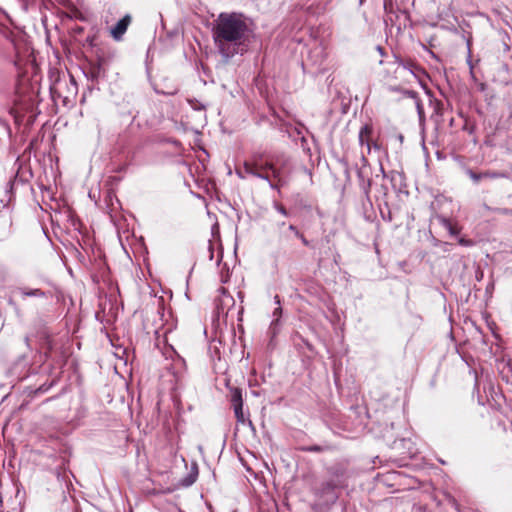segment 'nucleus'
<instances>
[{"label":"nucleus","instance_id":"a211bd4d","mask_svg":"<svg viewBox=\"0 0 512 512\" xmlns=\"http://www.w3.org/2000/svg\"><path fill=\"white\" fill-rule=\"evenodd\" d=\"M458 244L464 247H471L474 245V241L465 237H459Z\"/></svg>","mask_w":512,"mask_h":512},{"label":"nucleus","instance_id":"f03ea898","mask_svg":"<svg viewBox=\"0 0 512 512\" xmlns=\"http://www.w3.org/2000/svg\"><path fill=\"white\" fill-rule=\"evenodd\" d=\"M246 169L255 177L266 180L277 191L287 184L291 172L289 161L283 156L265 160L261 155H254L246 161Z\"/></svg>","mask_w":512,"mask_h":512},{"label":"nucleus","instance_id":"9b49d317","mask_svg":"<svg viewBox=\"0 0 512 512\" xmlns=\"http://www.w3.org/2000/svg\"><path fill=\"white\" fill-rule=\"evenodd\" d=\"M439 223L449 232L451 236L459 235L461 227L457 223H452L448 218L444 216L438 217Z\"/></svg>","mask_w":512,"mask_h":512},{"label":"nucleus","instance_id":"20e7f679","mask_svg":"<svg viewBox=\"0 0 512 512\" xmlns=\"http://www.w3.org/2000/svg\"><path fill=\"white\" fill-rule=\"evenodd\" d=\"M360 163L361 165L357 166V178L361 190L365 196L368 197L372 186L371 168L368 159L363 153L360 158Z\"/></svg>","mask_w":512,"mask_h":512},{"label":"nucleus","instance_id":"6ab92c4d","mask_svg":"<svg viewBox=\"0 0 512 512\" xmlns=\"http://www.w3.org/2000/svg\"><path fill=\"white\" fill-rule=\"evenodd\" d=\"M274 208H275L276 211H278L283 216H288V211L286 210V208L282 204H280L278 202H275L274 203Z\"/></svg>","mask_w":512,"mask_h":512},{"label":"nucleus","instance_id":"dca6fc26","mask_svg":"<svg viewBox=\"0 0 512 512\" xmlns=\"http://www.w3.org/2000/svg\"><path fill=\"white\" fill-rule=\"evenodd\" d=\"M197 469L195 471L190 472L184 479H182L181 483L183 486H191L193 483H195L197 479Z\"/></svg>","mask_w":512,"mask_h":512},{"label":"nucleus","instance_id":"bb28decb","mask_svg":"<svg viewBox=\"0 0 512 512\" xmlns=\"http://www.w3.org/2000/svg\"><path fill=\"white\" fill-rule=\"evenodd\" d=\"M441 106H442V104H441V103H439V102H437V103L435 104V108H434V110H435V112H436L437 114H440Z\"/></svg>","mask_w":512,"mask_h":512},{"label":"nucleus","instance_id":"f3484780","mask_svg":"<svg viewBox=\"0 0 512 512\" xmlns=\"http://www.w3.org/2000/svg\"><path fill=\"white\" fill-rule=\"evenodd\" d=\"M236 174L238 177H240L241 179H245L247 175H252L254 176V173L253 172H250L246 169V162H244L243 164V167L242 168H238L236 169Z\"/></svg>","mask_w":512,"mask_h":512},{"label":"nucleus","instance_id":"5701e85b","mask_svg":"<svg viewBox=\"0 0 512 512\" xmlns=\"http://www.w3.org/2000/svg\"><path fill=\"white\" fill-rule=\"evenodd\" d=\"M288 229L293 232L295 234V236L297 237L298 235H300V231L298 230V228L295 226V225H292L290 224Z\"/></svg>","mask_w":512,"mask_h":512},{"label":"nucleus","instance_id":"6e6552de","mask_svg":"<svg viewBox=\"0 0 512 512\" xmlns=\"http://www.w3.org/2000/svg\"><path fill=\"white\" fill-rule=\"evenodd\" d=\"M395 63L398 65V67H402L403 69L409 71L415 77H418L419 74L423 72L422 68L411 59L403 60L395 56Z\"/></svg>","mask_w":512,"mask_h":512},{"label":"nucleus","instance_id":"412c9836","mask_svg":"<svg viewBox=\"0 0 512 512\" xmlns=\"http://www.w3.org/2000/svg\"><path fill=\"white\" fill-rule=\"evenodd\" d=\"M416 108H417L419 118L422 119L424 117V109H423L420 99H417V101H416Z\"/></svg>","mask_w":512,"mask_h":512},{"label":"nucleus","instance_id":"0eeeda50","mask_svg":"<svg viewBox=\"0 0 512 512\" xmlns=\"http://www.w3.org/2000/svg\"><path fill=\"white\" fill-rule=\"evenodd\" d=\"M373 131L372 124L367 123L361 127L358 134V142L361 146H366L367 154L371 153Z\"/></svg>","mask_w":512,"mask_h":512},{"label":"nucleus","instance_id":"c756f323","mask_svg":"<svg viewBox=\"0 0 512 512\" xmlns=\"http://www.w3.org/2000/svg\"><path fill=\"white\" fill-rule=\"evenodd\" d=\"M380 171L383 174V176H385V171H384V168H383L382 164H380Z\"/></svg>","mask_w":512,"mask_h":512},{"label":"nucleus","instance_id":"4468645a","mask_svg":"<svg viewBox=\"0 0 512 512\" xmlns=\"http://www.w3.org/2000/svg\"><path fill=\"white\" fill-rule=\"evenodd\" d=\"M464 172L475 184L484 180L482 172H476L469 167H464Z\"/></svg>","mask_w":512,"mask_h":512},{"label":"nucleus","instance_id":"9d476101","mask_svg":"<svg viewBox=\"0 0 512 512\" xmlns=\"http://www.w3.org/2000/svg\"><path fill=\"white\" fill-rule=\"evenodd\" d=\"M339 487V484L334 480L324 481L320 484L318 488H315L314 493L316 496L322 498L328 494L334 492L336 488Z\"/></svg>","mask_w":512,"mask_h":512},{"label":"nucleus","instance_id":"a878e982","mask_svg":"<svg viewBox=\"0 0 512 512\" xmlns=\"http://www.w3.org/2000/svg\"><path fill=\"white\" fill-rule=\"evenodd\" d=\"M51 386H52V383H51L50 385H48V386H46V385H42V386H40V387L37 389V392L44 393V392L48 391V390H49V388H50Z\"/></svg>","mask_w":512,"mask_h":512},{"label":"nucleus","instance_id":"c85d7f7f","mask_svg":"<svg viewBox=\"0 0 512 512\" xmlns=\"http://www.w3.org/2000/svg\"><path fill=\"white\" fill-rule=\"evenodd\" d=\"M274 301H275V304H277L278 306H280V297L278 295H275L274 296Z\"/></svg>","mask_w":512,"mask_h":512},{"label":"nucleus","instance_id":"aec40b11","mask_svg":"<svg viewBox=\"0 0 512 512\" xmlns=\"http://www.w3.org/2000/svg\"><path fill=\"white\" fill-rule=\"evenodd\" d=\"M403 94L409 98L415 99L416 101H417V99H419L418 93L413 90H404Z\"/></svg>","mask_w":512,"mask_h":512},{"label":"nucleus","instance_id":"2eb2a0df","mask_svg":"<svg viewBox=\"0 0 512 512\" xmlns=\"http://www.w3.org/2000/svg\"><path fill=\"white\" fill-rule=\"evenodd\" d=\"M482 173H483L484 180H486V179L493 180V179H499V178L505 177V173L498 172V171L487 170V171H483Z\"/></svg>","mask_w":512,"mask_h":512},{"label":"nucleus","instance_id":"7c9ffc66","mask_svg":"<svg viewBox=\"0 0 512 512\" xmlns=\"http://www.w3.org/2000/svg\"><path fill=\"white\" fill-rule=\"evenodd\" d=\"M392 91H399V88L398 87H393L391 88Z\"/></svg>","mask_w":512,"mask_h":512},{"label":"nucleus","instance_id":"f257e3e1","mask_svg":"<svg viewBox=\"0 0 512 512\" xmlns=\"http://www.w3.org/2000/svg\"><path fill=\"white\" fill-rule=\"evenodd\" d=\"M247 18L242 13L223 12L214 21L212 34L219 53L231 58L244 50L251 36Z\"/></svg>","mask_w":512,"mask_h":512},{"label":"nucleus","instance_id":"39448f33","mask_svg":"<svg viewBox=\"0 0 512 512\" xmlns=\"http://www.w3.org/2000/svg\"><path fill=\"white\" fill-rule=\"evenodd\" d=\"M231 403L233 406L234 414L238 423L248 424L249 426H253L252 421L247 419L244 415L243 411V398H242V390L240 388L231 389Z\"/></svg>","mask_w":512,"mask_h":512},{"label":"nucleus","instance_id":"4be33fe9","mask_svg":"<svg viewBox=\"0 0 512 512\" xmlns=\"http://www.w3.org/2000/svg\"><path fill=\"white\" fill-rule=\"evenodd\" d=\"M100 70H101V65H100V64H98L97 68H94V69L92 70V72H91L92 77H93V78L98 77V75L100 74Z\"/></svg>","mask_w":512,"mask_h":512},{"label":"nucleus","instance_id":"7ed1b4c3","mask_svg":"<svg viewBox=\"0 0 512 512\" xmlns=\"http://www.w3.org/2000/svg\"><path fill=\"white\" fill-rule=\"evenodd\" d=\"M50 91L54 99H61L64 104H67L75 100L78 85L72 75L58 77L50 86Z\"/></svg>","mask_w":512,"mask_h":512},{"label":"nucleus","instance_id":"2f4dec72","mask_svg":"<svg viewBox=\"0 0 512 512\" xmlns=\"http://www.w3.org/2000/svg\"><path fill=\"white\" fill-rule=\"evenodd\" d=\"M8 303L11 305L13 304V300L12 299H9Z\"/></svg>","mask_w":512,"mask_h":512},{"label":"nucleus","instance_id":"1a4fd4ad","mask_svg":"<svg viewBox=\"0 0 512 512\" xmlns=\"http://www.w3.org/2000/svg\"><path fill=\"white\" fill-rule=\"evenodd\" d=\"M16 292L20 295L22 299L27 297H38V298H47L50 294L49 292H45L39 288H29V287H18Z\"/></svg>","mask_w":512,"mask_h":512},{"label":"nucleus","instance_id":"393cba45","mask_svg":"<svg viewBox=\"0 0 512 512\" xmlns=\"http://www.w3.org/2000/svg\"><path fill=\"white\" fill-rule=\"evenodd\" d=\"M301 242L305 245V246H309V241L306 239V237L300 232V235L297 236Z\"/></svg>","mask_w":512,"mask_h":512},{"label":"nucleus","instance_id":"f8f14e48","mask_svg":"<svg viewBox=\"0 0 512 512\" xmlns=\"http://www.w3.org/2000/svg\"><path fill=\"white\" fill-rule=\"evenodd\" d=\"M281 315H282V308L280 306H278L273 311L274 319L272 320L270 327H269V333L271 334L272 337H275L279 331L278 326H279V319H280Z\"/></svg>","mask_w":512,"mask_h":512},{"label":"nucleus","instance_id":"b1692460","mask_svg":"<svg viewBox=\"0 0 512 512\" xmlns=\"http://www.w3.org/2000/svg\"><path fill=\"white\" fill-rule=\"evenodd\" d=\"M381 146L380 144L376 141V140H373L372 139V142H371V150L374 149V150H380Z\"/></svg>","mask_w":512,"mask_h":512},{"label":"nucleus","instance_id":"ddd939ff","mask_svg":"<svg viewBox=\"0 0 512 512\" xmlns=\"http://www.w3.org/2000/svg\"><path fill=\"white\" fill-rule=\"evenodd\" d=\"M331 449H332V447L330 445H311V446H304V447L300 448V450L304 451V452H316V453L329 451Z\"/></svg>","mask_w":512,"mask_h":512},{"label":"nucleus","instance_id":"423d86ee","mask_svg":"<svg viewBox=\"0 0 512 512\" xmlns=\"http://www.w3.org/2000/svg\"><path fill=\"white\" fill-rule=\"evenodd\" d=\"M132 22V17L130 14H126L123 18H121L113 27L110 29V34L112 38L116 41L122 40L124 34L126 33L129 25Z\"/></svg>","mask_w":512,"mask_h":512},{"label":"nucleus","instance_id":"cd10ccee","mask_svg":"<svg viewBox=\"0 0 512 512\" xmlns=\"http://www.w3.org/2000/svg\"><path fill=\"white\" fill-rule=\"evenodd\" d=\"M377 51H378V53H380V55H381V56H383V55H384V49H383V47H381V46H377Z\"/></svg>","mask_w":512,"mask_h":512}]
</instances>
